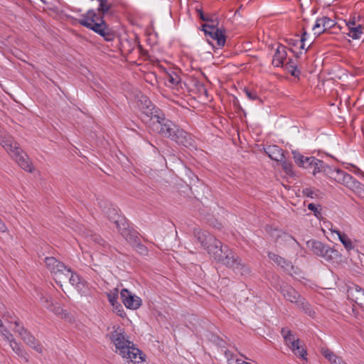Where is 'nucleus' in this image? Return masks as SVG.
<instances>
[{"label":"nucleus","instance_id":"f257e3e1","mask_svg":"<svg viewBox=\"0 0 364 364\" xmlns=\"http://www.w3.org/2000/svg\"><path fill=\"white\" fill-rule=\"evenodd\" d=\"M213 259L221 264L231 269L236 274L246 277L250 274L249 266L227 245L215 247V252L211 255Z\"/></svg>","mask_w":364,"mask_h":364},{"label":"nucleus","instance_id":"f03ea898","mask_svg":"<svg viewBox=\"0 0 364 364\" xmlns=\"http://www.w3.org/2000/svg\"><path fill=\"white\" fill-rule=\"evenodd\" d=\"M107 336L115 346L116 352L123 358L127 359V362L139 363L144 361V355L126 338L123 329L117 328Z\"/></svg>","mask_w":364,"mask_h":364},{"label":"nucleus","instance_id":"7ed1b4c3","mask_svg":"<svg viewBox=\"0 0 364 364\" xmlns=\"http://www.w3.org/2000/svg\"><path fill=\"white\" fill-rule=\"evenodd\" d=\"M78 22L80 25L100 35L107 41H111L114 38V31L103 21L102 16H98L92 9L82 15Z\"/></svg>","mask_w":364,"mask_h":364},{"label":"nucleus","instance_id":"20e7f679","mask_svg":"<svg viewBox=\"0 0 364 364\" xmlns=\"http://www.w3.org/2000/svg\"><path fill=\"white\" fill-rule=\"evenodd\" d=\"M108 218L111 222H113L121 235L132 245L134 246L139 238L137 235L136 231L133 229L129 228V225L127 220L119 215L115 209H109L108 213Z\"/></svg>","mask_w":364,"mask_h":364},{"label":"nucleus","instance_id":"39448f33","mask_svg":"<svg viewBox=\"0 0 364 364\" xmlns=\"http://www.w3.org/2000/svg\"><path fill=\"white\" fill-rule=\"evenodd\" d=\"M323 173L331 178L345 183L358 194L364 193V186L359 181L354 179L351 175L340 169L332 168L325 164Z\"/></svg>","mask_w":364,"mask_h":364},{"label":"nucleus","instance_id":"423d86ee","mask_svg":"<svg viewBox=\"0 0 364 364\" xmlns=\"http://www.w3.org/2000/svg\"><path fill=\"white\" fill-rule=\"evenodd\" d=\"M278 291H280L287 301L295 304L299 309L304 311L309 316H314L315 312L311 305L291 286L287 284H282L280 285Z\"/></svg>","mask_w":364,"mask_h":364},{"label":"nucleus","instance_id":"0eeeda50","mask_svg":"<svg viewBox=\"0 0 364 364\" xmlns=\"http://www.w3.org/2000/svg\"><path fill=\"white\" fill-rule=\"evenodd\" d=\"M154 115L149 124V128L154 132L158 133L163 136L169 138L171 133H173L176 124L165 117V114L162 111L158 112Z\"/></svg>","mask_w":364,"mask_h":364},{"label":"nucleus","instance_id":"6e6552de","mask_svg":"<svg viewBox=\"0 0 364 364\" xmlns=\"http://www.w3.org/2000/svg\"><path fill=\"white\" fill-rule=\"evenodd\" d=\"M218 25V18L215 16H212L209 17V21L202 26V30L204 31L206 37L215 40L218 46L223 47L225 43V31L219 28Z\"/></svg>","mask_w":364,"mask_h":364},{"label":"nucleus","instance_id":"1a4fd4ad","mask_svg":"<svg viewBox=\"0 0 364 364\" xmlns=\"http://www.w3.org/2000/svg\"><path fill=\"white\" fill-rule=\"evenodd\" d=\"M193 232L198 242L208 251L210 256L215 252V247H219L221 243L213 235L206 231L196 229Z\"/></svg>","mask_w":364,"mask_h":364},{"label":"nucleus","instance_id":"9d476101","mask_svg":"<svg viewBox=\"0 0 364 364\" xmlns=\"http://www.w3.org/2000/svg\"><path fill=\"white\" fill-rule=\"evenodd\" d=\"M10 156L16 160L18 166L28 172L32 171L33 166L29 161L28 156L20 149L18 144H15L14 152Z\"/></svg>","mask_w":364,"mask_h":364},{"label":"nucleus","instance_id":"9b49d317","mask_svg":"<svg viewBox=\"0 0 364 364\" xmlns=\"http://www.w3.org/2000/svg\"><path fill=\"white\" fill-rule=\"evenodd\" d=\"M120 296L122 303L127 309H137L141 305V299L127 289L121 291Z\"/></svg>","mask_w":364,"mask_h":364},{"label":"nucleus","instance_id":"f8f14e48","mask_svg":"<svg viewBox=\"0 0 364 364\" xmlns=\"http://www.w3.org/2000/svg\"><path fill=\"white\" fill-rule=\"evenodd\" d=\"M348 299L364 309V289L356 284H352L347 289Z\"/></svg>","mask_w":364,"mask_h":364},{"label":"nucleus","instance_id":"ddd939ff","mask_svg":"<svg viewBox=\"0 0 364 364\" xmlns=\"http://www.w3.org/2000/svg\"><path fill=\"white\" fill-rule=\"evenodd\" d=\"M173 131V133H171V136H169L171 139L175 141L177 144H181L186 147H188L193 145V140L188 133L180 129L176 125Z\"/></svg>","mask_w":364,"mask_h":364},{"label":"nucleus","instance_id":"4468645a","mask_svg":"<svg viewBox=\"0 0 364 364\" xmlns=\"http://www.w3.org/2000/svg\"><path fill=\"white\" fill-rule=\"evenodd\" d=\"M139 102L140 109L141 112L145 115L149 117L150 119L154 117V115H156L158 114V112L161 111L159 108L154 105L152 102L146 96L142 95L139 100Z\"/></svg>","mask_w":364,"mask_h":364},{"label":"nucleus","instance_id":"2eb2a0df","mask_svg":"<svg viewBox=\"0 0 364 364\" xmlns=\"http://www.w3.org/2000/svg\"><path fill=\"white\" fill-rule=\"evenodd\" d=\"M335 25L336 23L333 19L327 16H323L322 18H318L316 21L312 30L314 31V34L320 35L321 33L325 32L326 30L333 28Z\"/></svg>","mask_w":364,"mask_h":364},{"label":"nucleus","instance_id":"dca6fc26","mask_svg":"<svg viewBox=\"0 0 364 364\" xmlns=\"http://www.w3.org/2000/svg\"><path fill=\"white\" fill-rule=\"evenodd\" d=\"M265 154L272 160L282 161L284 159L283 150L276 145H269L264 148Z\"/></svg>","mask_w":364,"mask_h":364},{"label":"nucleus","instance_id":"f3484780","mask_svg":"<svg viewBox=\"0 0 364 364\" xmlns=\"http://www.w3.org/2000/svg\"><path fill=\"white\" fill-rule=\"evenodd\" d=\"M268 257L269 258V259L274 262L276 264H277L279 266H280L282 268H283L285 271H287L289 273H291V271L294 268L291 262L285 259L284 258L280 257L279 255L274 252H269Z\"/></svg>","mask_w":364,"mask_h":364},{"label":"nucleus","instance_id":"a211bd4d","mask_svg":"<svg viewBox=\"0 0 364 364\" xmlns=\"http://www.w3.org/2000/svg\"><path fill=\"white\" fill-rule=\"evenodd\" d=\"M45 262L47 268L54 275L56 272L65 270V264L56 259L53 257H47L45 258Z\"/></svg>","mask_w":364,"mask_h":364},{"label":"nucleus","instance_id":"6ab92c4d","mask_svg":"<svg viewBox=\"0 0 364 364\" xmlns=\"http://www.w3.org/2000/svg\"><path fill=\"white\" fill-rule=\"evenodd\" d=\"M0 144L10 155L14 152V146L16 142H13L11 136L0 129Z\"/></svg>","mask_w":364,"mask_h":364},{"label":"nucleus","instance_id":"aec40b11","mask_svg":"<svg viewBox=\"0 0 364 364\" xmlns=\"http://www.w3.org/2000/svg\"><path fill=\"white\" fill-rule=\"evenodd\" d=\"M287 58V51L286 48L283 46H278L277 49L276 50V52L274 55L273 60H272V64L275 67H280L283 66L284 61L286 60Z\"/></svg>","mask_w":364,"mask_h":364},{"label":"nucleus","instance_id":"412c9836","mask_svg":"<svg viewBox=\"0 0 364 364\" xmlns=\"http://www.w3.org/2000/svg\"><path fill=\"white\" fill-rule=\"evenodd\" d=\"M22 339L28 346H29L31 348L34 349L38 353H43V346L39 343L38 341H36L35 337L33 335H31L29 332L24 335Z\"/></svg>","mask_w":364,"mask_h":364},{"label":"nucleus","instance_id":"4be33fe9","mask_svg":"<svg viewBox=\"0 0 364 364\" xmlns=\"http://www.w3.org/2000/svg\"><path fill=\"white\" fill-rule=\"evenodd\" d=\"M331 230L332 232H335L338 236L339 240L348 251H350L354 248L351 240L347 235L342 233L341 231L337 230L331 229Z\"/></svg>","mask_w":364,"mask_h":364},{"label":"nucleus","instance_id":"5701e85b","mask_svg":"<svg viewBox=\"0 0 364 364\" xmlns=\"http://www.w3.org/2000/svg\"><path fill=\"white\" fill-rule=\"evenodd\" d=\"M309 247L314 252L316 255L321 257L326 245L316 240H311L307 242Z\"/></svg>","mask_w":364,"mask_h":364},{"label":"nucleus","instance_id":"b1692460","mask_svg":"<svg viewBox=\"0 0 364 364\" xmlns=\"http://www.w3.org/2000/svg\"><path fill=\"white\" fill-rule=\"evenodd\" d=\"M300 341L294 343L293 345L289 346V348L293 351V353L296 355L299 356L302 359L306 360V350L301 345H300Z\"/></svg>","mask_w":364,"mask_h":364},{"label":"nucleus","instance_id":"393cba45","mask_svg":"<svg viewBox=\"0 0 364 364\" xmlns=\"http://www.w3.org/2000/svg\"><path fill=\"white\" fill-rule=\"evenodd\" d=\"M340 254L338 250H334L326 245L321 255V257L327 261H331L339 257Z\"/></svg>","mask_w":364,"mask_h":364},{"label":"nucleus","instance_id":"a878e982","mask_svg":"<svg viewBox=\"0 0 364 364\" xmlns=\"http://www.w3.org/2000/svg\"><path fill=\"white\" fill-rule=\"evenodd\" d=\"M348 28V32L347 35L351 37L353 39H359L363 33V27L361 25L357 26H350V24H347Z\"/></svg>","mask_w":364,"mask_h":364},{"label":"nucleus","instance_id":"bb28decb","mask_svg":"<svg viewBox=\"0 0 364 364\" xmlns=\"http://www.w3.org/2000/svg\"><path fill=\"white\" fill-rule=\"evenodd\" d=\"M70 269L68 268L65 265V270H62L60 272H56V273L53 275L54 279L57 283H62L65 282L70 275Z\"/></svg>","mask_w":364,"mask_h":364},{"label":"nucleus","instance_id":"cd10ccee","mask_svg":"<svg viewBox=\"0 0 364 364\" xmlns=\"http://www.w3.org/2000/svg\"><path fill=\"white\" fill-rule=\"evenodd\" d=\"M99 6L97 11L104 16L106 14L113 6V1L111 0H97Z\"/></svg>","mask_w":364,"mask_h":364},{"label":"nucleus","instance_id":"c85d7f7f","mask_svg":"<svg viewBox=\"0 0 364 364\" xmlns=\"http://www.w3.org/2000/svg\"><path fill=\"white\" fill-rule=\"evenodd\" d=\"M10 346L11 347L12 350L19 356L23 357L25 358L26 361H28V359L26 356V353L21 349L20 345L14 340L12 339L9 341Z\"/></svg>","mask_w":364,"mask_h":364},{"label":"nucleus","instance_id":"c756f323","mask_svg":"<svg viewBox=\"0 0 364 364\" xmlns=\"http://www.w3.org/2000/svg\"><path fill=\"white\" fill-rule=\"evenodd\" d=\"M292 76L298 77L300 72L297 70L296 67L294 65L291 60H289L286 64L283 65Z\"/></svg>","mask_w":364,"mask_h":364},{"label":"nucleus","instance_id":"7c9ffc66","mask_svg":"<svg viewBox=\"0 0 364 364\" xmlns=\"http://www.w3.org/2000/svg\"><path fill=\"white\" fill-rule=\"evenodd\" d=\"M53 311L57 314L61 316V318H65V320L68 321L69 322H72L73 321V316L70 315L66 311L60 309V307H54V309Z\"/></svg>","mask_w":364,"mask_h":364},{"label":"nucleus","instance_id":"2f4dec72","mask_svg":"<svg viewBox=\"0 0 364 364\" xmlns=\"http://www.w3.org/2000/svg\"><path fill=\"white\" fill-rule=\"evenodd\" d=\"M321 354L327 358L329 362L332 364V363H335V360L336 359V355L334 354L333 351H331L328 348H321Z\"/></svg>","mask_w":364,"mask_h":364},{"label":"nucleus","instance_id":"473e14b6","mask_svg":"<svg viewBox=\"0 0 364 364\" xmlns=\"http://www.w3.org/2000/svg\"><path fill=\"white\" fill-rule=\"evenodd\" d=\"M325 163L323 161L316 159V161H314L312 168V173L316 175L317 173L323 172Z\"/></svg>","mask_w":364,"mask_h":364},{"label":"nucleus","instance_id":"72a5a7b5","mask_svg":"<svg viewBox=\"0 0 364 364\" xmlns=\"http://www.w3.org/2000/svg\"><path fill=\"white\" fill-rule=\"evenodd\" d=\"M68 279L69 281V283L72 286H75V287H78L80 282V278L79 275L77 274H76L75 272H73L71 270L70 271V275H69Z\"/></svg>","mask_w":364,"mask_h":364},{"label":"nucleus","instance_id":"f704fd0d","mask_svg":"<svg viewBox=\"0 0 364 364\" xmlns=\"http://www.w3.org/2000/svg\"><path fill=\"white\" fill-rule=\"evenodd\" d=\"M14 323L15 325L14 331L18 333L22 338L28 331L23 326H21L18 321H15Z\"/></svg>","mask_w":364,"mask_h":364},{"label":"nucleus","instance_id":"c9c22d12","mask_svg":"<svg viewBox=\"0 0 364 364\" xmlns=\"http://www.w3.org/2000/svg\"><path fill=\"white\" fill-rule=\"evenodd\" d=\"M132 247L141 255H146L148 254V249L140 242V240Z\"/></svg>","mask_w":364,"mask_h":364},{"label":"nucleus","instance_id":"e433bc0d","mask_svg":"<svg viewBox=\"0 0 364 364\" xmlns=\"http://www.w3.org/2000/svg\"><path fill=\"white\" fill-rule=\"evenodd\" d=\"M308 208L314 212V215L318 219L321 218V212L319 205H315L314 203H309Z\"/></svg>","mask_w":364,"mask_h":364},{"label":"nucleus","instance_id":"4c0bfd02","mask_svg":"<svg viewBox=\"0 0 364 364\" xmlns=\"http://www.w3.org/2000/svg\"><path fill=\"white\" fill-rule=\"evenodd\" d=\"M166 80L169 83H171L172 85H177L180 82L181 79H180V77L177 74L173 73V74H169L167 76Z\"/></svg>","mask_w":364,"mask_h":364},{"label":"nucleus","instance_id":"58836bf2","mask_svg":"<svg viewBox=\"0 0 364 364\" xmlns=\"http://www.w3.org/2000/svg\"><path fill=\"white\" fill-rule=\"evenodd\" d=\"M108 300L112 306L117 303L118 290L115 289L113 292L107 294Z\"/></svg>","mask_w":364,"mask_h":364},{"label":"nucleus","instance_id":"ea45409f","mask_svg":"<svg viewBox=\"0 0 364 364\" xmlns=\"http://www.w3.org/2000/svg\"><path fill=\"white\" fill-rule=\"evenodd\" d=\"M317 193V190L311 189L309 188H305L302 190L303 195L311 198L316 197L318 196Z\"/></svg>","mask_w":364,"mask_h":364},{"label":"nucleus","instance_id":"a19ab883","mask_svg":"<svg viewBox=\"0 0 364 364\" xmlns=\"http://www.w3.org/2000/svg\"><path fill=\"white\" fill-rule=\"evenodd\" d=\"M293 155H294V159L295 163L298 166L303 167L306 157H304V156L301 155L300 154L294 152V151L293 152Z\"/></svg>","mask_w":364,"mask_h":364},{"label":"nucleus","instance_id":"79ce46f5","mask_svg":"<svg viewBox=\"0 0 364 364\" xmlns=\"http://www.w3.org/2000/svg\"><path fill=\"white\" fill-rule=\"evenodd\" d=\"M244 92H245L246 94V96L251 100H259L260 102H262V100L258 97L257 95V92L254 90H251L247 87H245L244 89Z\"/></svg>","mask_w":364,"mask_h":364},{"label":"nucleus","instance_id":"37998d69","mask_svg":"<svg viewBox=\"0 0 364 364\" xmlns=\"http://www.w3.org/2000/svg\"><path fill=\"white\" fill-rule=\"evenodd\" d=\"M282 162V166L284 169V171L286 172L287 174L291 176L293 174L292 171V164L288 161H283Z\"/></svg>","mask_w":364,"mask_h":364},{"label":"nucleus","instance_id":"c03bdc74","mask_svg":"<svg viewBox=\"0 0 364 364\" xmlns=\"http://www.w3.org/2000/svg\"><path fill=\"white\" fill-rule=\"evenodd\" d=\"M285 343L289 347V346L293 345L294 343L299 341V339L296 338L294 334H289L287 338H284Z\"/></svg>","mask_w":364,"mask_h":364},{"label":"nucleus","instance_id":"a18cd8bd","mask_svg":"<svg viewBox=\"0 0 364 364\" xmlns=\"http://www.w3.org/2000/svg\"><path fill=\"white\" fill-rule=\"evenodd\" d=\"M314 161H316L315 157H306L304 164L303 168H311Z\"/></svg>","mask_w":364,"mask_h":364},{"label":"nucleus","instance_id":"49530a36","mask_svg":"<svg viewBox=\"0 0 364 364\" xmlns=\"http://www.w3.org/2000/svg\"><path fill=\"white\" fill-rule=\"evenodd\" d=\"M0 333H1L2 336L6 339L7 341H10L12 340V334L3 326L1 328H0Z\"/></svg>","mask_w":364,"mask_h":364},{"label":"nucleus","instance_id":"de8ad7c7","mask_svg":"<svg viewBox=\"0 0 364 364\" xmlns=\"http://www.w3.org/2000/svg\"><path fill=\"white\" fill-rule=\"evenodd\" d=\"M89 237L90 240H92L99 245H104L105 241L101 238L100 236L91 234Z\"/></svg>","mask_w":364,"mask_h":364},{"label":"nucleus","instance_id":"09e8293b","mask_svg":"<svg viewBox=\"0 0 364 364\" xmlns=\"http://www.w3.org/2000/svg\"><path fill=\"white\" fill-rule=\"evenodd\" d=\"M307 33L306 31H304L303 33H302V36H301V38L300 39V48L301 49H304L305 48V43L304 42L306 41L307 39Z\"/></svg>","mask_w":364,"mask_h":364},{"label":"nucleus","instance_id":"8fccbe9b","mask_svg":"<svg viewBox=\"0 0 364 364\" xmlns=\"http://www.w3.org/2000/svg\"><path fill=\"white\" fill-rule=\"evenodd\" d=\"M43 302L46 308L53 311V310L54 309V308L53 309V303L51 301L49 300L48 298H46L44 300H43Z\"/></svg>","mask_w":364,"mask_h":364},{"label":"nucleus","instance_id":"3c124183","mask_svg":"<svg viewBox=\"0 0 364 364\" xmlns=\"http://www.w3.org/2000/svg\"><path fill=\"white\" fill-rule=\"evenodd\" d=\"M281 333L284 339L285 338H287V336H289V334H291V331L288 328H283L281 331Z\"/></svg>","mask_w":364,"mask_h":364},{"label":"nucleus","instance_id":"603ef678","mask_svg":"<svg viewBox=\"0 0 364 364\" xmlns=\"http://www.w3.org/2000/svg\"><path fill=\"white\" fill-rule=\"evenodd\" d=\"M7 227L5 225V223L2 221V220L0 218V232H7Z\"/></svg>","mask_w":364,"mask_h":364},{"label":"nucleus","instance_id":"864d4df0","mask_svg":"<svg viewBox=\"0 0 364 364\" xmlns=\"http://www.w3.org/2000/svg\"><path fill=\"white\" fill-rule=\"evenodd\" d=\"M198 14H199V16H200V18L203 21H209V17L206 16L201 10H199L198 11Z\"/></svg>","mask_w":364,"mask_h":364},{"label":"nucleus","instance_id":"5fc2aeb1","mask_svg":"<svg viewBox=\"0 0 364 364\" xmlns=\"http://www.w3.org/2000/svg\"><path fill=\"white\" fill-rule=\"evenodd\" d=\"M116 309H117V313H118L119 316L122 317L123 315L124 314V310H123L122 306L121 305L117 306Z\"/></svg>","mask_w":364,"mask_h":364},{"label":"nucleus","instance_id":"6e6d98bb","mask_svg":"<svg viewBox=\"0 0 364 364\" xmlns=\"http://www.w3.org/2000/svg\"><path fill=\"white\" fill-rule=\"evenodd\" d=\"M332 364H346L344 363L343 359L336 355V359L335 360V363H332Z\"/></svg>","mask_w":364,"mask_h":364},{"label":"nucleus","instance_id":"4d7b16f0","mask_svg":"<svg viewBox=\"0 0 364 364\" xmlns=\"http://www.w3.org/2000/svg\"><path fill=\"white\" fill-rule=\"evenodd\" d=\"M199 90L200 92H203L205 95H207L208 93L207 90L205 89V86L203 84L199 85Z\"/></svg>","mask_w":364,"mask_h":364},{"label":"nucleus","instance_id":"13d9d810","mask_svg":"<svg viewBox=\"0 0 364 364\" xmlns=\"http://www.w3.org/2000/svg\"><path fill=\"white\" fill-rule=\"evenodd\" d=\"M236 363H237V364H251L248 362L242 361L240 359H236Z\"/></svg>","mask_w":364,"mask_h":364},{"label":"nucleus","instance_id":"bf43d9fd","mask_svg":"<svg viewBox=\"0 0 364 364\" xmlns=\"http://www.w3.org/2000/svg\"><path fill=\"white\" fill-rule=\"evenodd\" d=\"M290 41H291V42L289 43V44H291V45H293V46H296V45H297V44H298V43H299V42H298V41L292 40V39H291V40H290Z\"/></svg>","mask_w":364,"mask_h":364},{"label":"nucleus","instance_id":"052dcab7","mask_svg":"<svg viewBox=\"0 0 364 364\" xmlns=\"http://www.w3.org/2000/svg\"><path fill=\"white\" fill-rule=\"evenodd\" d=\"M347 24H350V26H355V23L354 21H350L348 23H346V25Z\"/></svg>","mask_w":364,"mask_h":364},{"label":"nucleus","instance_id":"680f3d73","mask_svg":"<svg viewBox=\"0 0 364 364\" xmlns=\"http://www.w3.org/2000/svg\"><path fill=\"white\" fill-rule=\"evenodd\" d=\"M352 311L354 316H356L358 314V311L354 308H353Z\"/></svg>","mask_w":364,"mask_h":364},{"label":"nucleus","instance_id":"e2e57ef3","mask_svg":"<svg viewBox=\"0 0 364 364\" xmlns=\"http://www.w3.org/2000/svg\"><path fill=\"white\" fill-rule=\"evenodd\" d=\"M284 237H290L291 239H292L293 240H294V241H295V240H294L292 237H291V236H289V235H288L284 234Z\"/></svg>","mask_w":364,"mask_h":364},{"label":"nucleus","instance_id":"0e129e2a","mask_svg":"<svg viewBox=\"0 0 364 364\" xmlns=\"http://www.w3.org/2000/svg\"><path fill=\"white\" fill-rule=\"evenodd\" d=\"M207 41L208 42V43L211 44L209 38L207 39Z\"/></svg>","mask_w":364,"mask_h":364},{"label":"nucleus","instance_id":"69168bd1","mask_svg":"<svg viewBox=\"0 0 364 364\" xmlns=\"http://www.w3.org/2000/svg\"><path fill=\"white\" fill-rule=\"evenodd\" d=\"M2 327V323H1V321L0 320V328Z\"/></svg>","mask_w":364,"mask_h":364},{"label":"nucleus","instance_id":"338daca9","mask_svg":"<svg viewBox=\"0 0 364 364\" xmlns=\"http://www.w3.org/2000/svg\"><path fill=\"white\" fill-rule=\"evenodd\" d=\"M242 356H243L245 359H248L247 357L244 356L242 354H241Z\"/></svg>","mask_w":364,"mask_h":364}]
</instances>
